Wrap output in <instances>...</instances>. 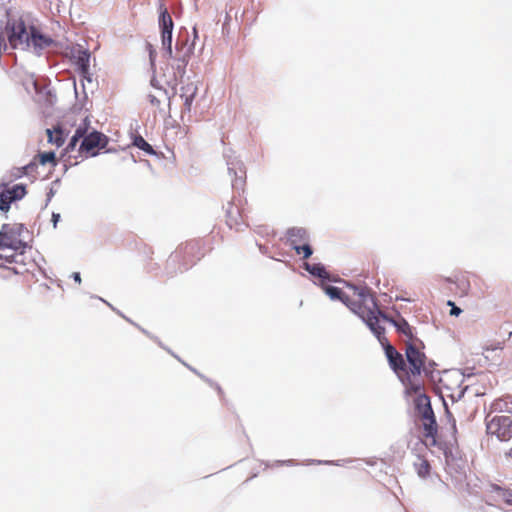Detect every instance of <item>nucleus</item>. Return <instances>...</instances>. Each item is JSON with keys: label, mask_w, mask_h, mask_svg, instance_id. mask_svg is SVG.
Segmentation results:
<instances>
[{"label": "nucleus", "mask_w": 512, "mask_h": 512, "mask_svg": "<svg viewBox=\"0 0 512 512\" xmlns=\"http://www.w3.org/2000/svg\"><path fill=\"white\" fill-rule=\"evenodd\" d=\"M376 315L381 334L374 329L371 331L384 347L390 368L403 385L419 391L422 387L421 373L426 371L427 361L423 341L403 317L388 318L381 311Z\"/></svg>", "instance_id": "nucleus-1"}, {"label": "nucleus", "mask_w": 512, "mask_h": 512, "mask_svg": "<svg viewBox=\"0 0 512 512\" xmlns=\"http://www.w3.org/2000/svg\"><path fill=\"white\" fill-rule=\"evenodd\" d=\"M325 293L332 300L342 301L352 312L362 318L370 329L381 334L377 326V313H380L372 291L365 286H349L347 291L331 285H321Z\"/></svg>", "instance_id": "nucleus-2"}, {"label": "nucleus", "mask_w": 512, "mask_h": 512, "mask_svg": "<svg viewBox=\"0 0 512 512\" xmlns=\"http://www.w3.org/2000/svg\"><path fill=\"white\" fill-rule=\"evenodd\" d=\"M89 122L87 118L83 120V124L79 125L72 136L69 144L66 147V152H71L77 145L79 139L82 138V142L79 147V154L82 158H89L97 155L99 149L104 148L107 145V137L98 132L93 131L87 134Z\"/></svg>", "instance_id": "nucleus-3"}, {"label": "nucleus", "mask_w": 512, "mask_h": 512, "mask_svg": "<svg viewBox=\"0 0 512 512\" xmlns=\"http://www.w3.org/2000/svg\"><path fill=\"white\" fill-rule=\"evenodd\" d=\"M204 257V244L201 240L192 239L181 243L169 256L168 262L185 270L195 265Z\"/></svg>", "instance_id": "nucleus-4"}, {"label": "nucleus", "mask_w": 512, "mask_h": 512, "mask_svg": "<svg viewBox=\"0 0 512 512\" xmlns=\"http://www.w3.org/2000/svg\"><path fill=\"white\" fill-rule=\"evenodd\" d=\"M28 230L21 223H5L0 229V250L26 251Z\"/></svg>", "instance_id": "nucleus-5"}, {"label": "nucleus", "mask_w": 512, "mask_h": 512, "mask_svg": "<svg viewBox=\"0 0 512 512\" xmlns=\"http://www.w3.org/2000/svg\"><path fill=\"white\" fill-rule=\"evenodd\" d=\"M7 37L12 48L26 49L30 47L31 28L28 30L24 20L13 19L7 22L5 30L0 32V46Z\"/></svg>", "instance_id": "nucleus-6"}, {"label": "nucleus", "mask_w": 512, "mask_h": 512, "mask_svg": "<svg viewBox=\"0 0 512 512\" xmlns=\"http://www.w3.org/2000/svg\"><path fill=\"white\" fill-rule=\"evenodd\" d=\"M486 431L490 436H495L500 441H508L512 438V415H495L486 418Z\"/></svg>", "instance_id": "nucleus-7"}, {"label": "nucleus", "mask_w": 512, "mask_h": 512, "mask_svg": "<svg viewBox=\"0 0 512 512\" xmlns=\"http://www.w3.org/2000/svg\"><path fill=\"white\" fill-rule=\"evenodd\" d=\"M28 257L26 251L0 250V267L7 268L15 274L27 271Z\"/></svg>", "instance_id": "nucleus-8"}, {"label": "nucleus", "mask_w": 512, "mask_h": 512, "mask_svg": "<svg viewBox=\"0 0 512 512\" xmlns=\"http://www.w3.org/2000/svg\"><path fill=\"white\" fill-rule=\"evenodd\" d=\"M158 25L161 33V44L169 57H172V32L174 28L173 19L167 8L161 4L159 6Z\"/></svg>", "instance_id": "nucleus-9"}, {"label": "nucleus", "mask_w": 512, "mask_h": 512, "mask_svg": "<svg viewBox=\"0 0 512 512\" xmlns=\"http://www.w3.org/2000/svg\"><path fill=\"white\" fill-rule=\"evenodd\" d=\"M192 55V48L187 46V42L176 43V53L172 52V57L165 53V57L172 61V68L175 70V75L183 77L186 72V67Z\"/></svg>", "instance_id": "nucleus-10"}, {"label": "nucleus", "mask_w": 512, "mask_h": 512, "mask_svg": "<svg viewBox=\"0 0 512 512\" xmlns=\"http://www.w3.org/2000/svg\"><path fill=\"white\" fill-rule=\"evenodd\" d=\"M442 388L446 391L448 397L454 398L456 395L460 397L463 393L461 387L462 377L458 373L445 372L439 380Z\"/></svg>", "instance_id": "nucleus-11"}, {"label": "nucleus", "mask_w": 512, "mask_h": 512, "mask_svg": "<svg viewBox=\"0 0 512 512\" xmlns=\"http://www.w3.org/2000/svg\"><path fill=\"white\" fill-rule=\"evenodd\" d=\"M424 374H427V370L424 373H421L422 387L419 391L415 392V391L411 390L409 387H407L406 385H404V387L406 389L407 394L417 396L416 405L418 408H422V415L423 414L428 415V414H433V410H432V407L430 404L429 397L423 393L424 384H425Z\"/></svg>", "instance_id": "nucleus-12"}, {"label": "nucleus", "mask_w": 512, "mask_h": 512, "mask_svg": "<svg viewBox=\"0 0 512 512\" xmlns=\"http://www.w3.org/2000/svg\"><path fill=\"white\" fill-rule=\"evenodd\" d=\"M423 430L424 437L426 438L429 445H436V435H437V423L433 414H423Z\"/></svg>", "instance_id": "nucleus-13"}, {"label": "nucleus", "mask_w": 512, "mask_h": 512, "mask_svg": "<svg viewBox=\"0 0 512 512\" xmlns=\"http://www.w3.org/2000/svg\"><path fill=\"white\" fill-rule=\"evenodd\" d=\"M73 60L83 77L89 74L90 53L88 50L77 49L73 52Z\"/></svg>", "instance_id": "nucleus-14"}, {"label": "nucleus", "mask_w": 512, "mask_h": 512, "mask_svg": "<svg viewBox=\"0 0 512 512\" xmlns=\"http://www.w3.org/2000/svg\"><path fill=\"white\" fill-rule=\"evenodd\" d=\"M309 241V235L303 228H291L287 232V242L289 246L294 249L297 246L303 245Z\"/></svg>", "instance_id": "nucleus-15"}, {"label": "nucleus", "mask_w": 512, "mask_h": 512, "mask_svg": "<svg viewBox=\"0 0 512 512\" xmlns=\"http://www.w3.org/2000/svg\"><path fill=\"white\" fill-rule=\"evenodd\" d=\"M37 163H39L41 165H46L49 163V164H51L52 167H55L57 165L55 153L54 152L39 153L38 155H36L34 157L33 162H31L28 165H26L25 167H23V169H24L23 173L26 174L28 172V170L33 169L37 165Z\"/></svg>", "instance_id": "nucleus-16"}, {"label": "nucleus", "mask_w": 512, "mask_h": 512, "mask_svg": "<svg viewBox=\"0 0 512 512\" xmlns=\"http://www.w3.org/2000/svg\"><path fill=\"white\" fill-rule=\"evenodd\" d=\"M48 142L55 145L57 148L61 147L67 137V133L62 129L61 126H55L52 129L46 130Z\"/></svg>", "instance_id": "nucleus-17"}, {"label": "nucleus", "mask_w": 512, "mask_h": 512, "mask_svg": "<svg viewBox=\"0 0 512 512\" xmlns=\"http://www.w3.org/2000/svg\"><path fill=\"white\" fill-rule=\"evenodd\" d=\"M51 44L52 39L41 35L33 26H31L30 46L33 45L36 49L42 50Z\"/></svg>", "instance_id": "nucleus-18"}, {"label": "nucleus", "mask_w": 512, "mask_h": 512, "mask_svg": "<svg viewBox=\"0 0 512 512\" xmlns=\"http://www.w3.org/2000/svg\"><path fill=\"white\" fill-rule=\"evenodd\" d=\"M304 269L315 277H318L322 280H329V273L326 271L325 267L320 263L310 264L306 262L304 263Z\"/></svg>", "instance_id": "nucleus-19"}, {"label": "nucleus", "mask_w": 512, "mask_h": 512, "mask_svg": "<svg viewBox=\"0 0 512 512\" xmlns=\"http://www.w3.org/2000/svg\"><path fill=\"white\" fill-rule=\"evenodd\" d=\"M196 93L197 87L193 83L187 84L182 88L181 98L184 99V105L187 109H190Z\"/></svg>", "instance_id": "nucleus-20"}, {"label": "nucleus", "mask_w": 512, "mask_h": 512, "mask_svg": "<svg viewBox=\"0 0 512 512\" xmlns=\"http://www.w3.org/2000/svg\"><path fill=\"white\" fill-rule=\"evenodd\" d=\"M415 470L419 477L426 478L429 476L431 471V466L427 459L424 457H418V460L414 463Z\"/></svg>", "instance_id": "nucleus-21"}, {"label": "nucleus", "mask_w": 512, "mask_h": 512, "mask_svg": "<svg viewBox=\"0 0 512 512\" xmlns=\"http://www.w3.org/2000/svg\"><path fill=\"white\" fill-rule=\"evenodd\" d=\"M492 489L496 493L499 501L512 505V490L501 488L498 485H492Z\"/></svg>", "instance_id": "nucleus-22"}, {"label": "nucleus", "mask_w": 512, "mask_h": 512, "mask_svg": "<svg viewBox=\"0 0 512 512\" xmlns=\"http://www.w3.org/2000/svg\"><path fill=\"white\" fill-rule=\"evenodd\" d=\"M12 202H14V199L12 196H10V193H7L6 190H3L0 193V210L5 213L8 212Z\"/></svg>", "instance_id": "nucleus-23"}, {"label": "nucleus", "mask_w": 512, "mask_h": 512, "mask_svg": "<svg viewBox=\"0 0 512 512\" xmlns=\"http://www.w3.org/2000/svg\"><path fill=\"white\" fill-rule=\"evenodd\" d=\"M7 193L13 197L14 201L22 199L26 194V188L23 185H14L12 188L6 189Z\"/></svg>", "instance_id": "nucleus-24"}, {"label": "nucleus", "mask_w": 512, "mask_h": 512, "mask_svg": "<svg viewBox=\"0 0 512 512\" xmlns=\"http://www.w3.org/2000/svg\"><path fill=\"white\" fill-rule=\"evenodd\" d=\"M293 250L296 252L297 255H302L303 259H308L313 253L310 241L303 245L295 247Z\"/></svg>", "instance_id": "nucleus-25"}, {"label": "nucleus", "mask_w": 512, "mask_h": 512, "mask_svg": "<svg viewBox=\"0 0 512 512\" xmlns=\"http://www.w3.org/2000/svg\"><path fill=\"white\" fill-rule=\"evenodd\" d=\"M133 144L145 152H153L151 145L148 142H146V140L142 136H136L134 138Z\"/></svg>", "instance_id": "nucleus-26"}, {"label": "nucleus", "mask_w": 512, "mask_h": 512, "mask_svg": "<svg viewBox=\"0 0 512 512\" xmlns=\"http://www.w3.org/2000/svg\"><path fill=\"white\" fill-rule=\"evenodd\" d=\"M458 289L461 291V295H467L470 290V282L465 277L458 278L456 281Z\"/></svg>", "instance_id": "nucleus-27"}, {"label": "nucleus", "mask_w": 512, "mask_h": 512, "mask_svg": "<svg viewBox=\"0 0 512 512\" xmlns=\"http://www.w3.org/2000/svg\"><path fill=\"white\" fill-rule=\"evenodd\" d=\"M447 305L451 306L450 315L459 316L461 314L462 310L457 307L453 301L449 300Z\"/></svg>", "instance_id": "nucleus-28"}, {"label": "nucleus", "mask_w": 512, "mask_h": 512, "mask_svg": "<svg viewBox=\"0 0 512 512\" xmlns=\"http://www.w3.org/2000/svg\"><path fill=\"white\" fill-rule=\"evenodd\" d=\"M230 213L231 212H228V217H230ZM227 222L230 227L236 226L238 224L237 220H234L232 218H229Z\"/></svg>", "instance_id": "nucleus-29"}, {"label": "nucleus", "mask_w": 512, "mask_h": 512, "mask_svg": "<svg viewBox=\"0 0 512 512\" xmlns=\"http://www.w3.org/2000/svg\"><path fill=\"white\" fill-rule=\"evenodd\" d=\"M150 102L154 106H158L160 104V101L155 96H150Z\"/></svg>", "instance_id": "nucleus-30"}, {"label": "nucleus", "mask_w": 512, "mask_h": 512, "mask_svg": "<svg viewBox=\"0 0 512 512\" xmlns=\"http://www.w3.org/2000/svg\"><path fill=\"white\" fill-rule=\"evenodd\" d=\"M52 218H53L54 225H56L57 221H58V220H59V218H60V215H59V214H53V215H52Z\"/></svg>", "instance_id": "nucleus-31"}, {"label": "nucleus", "mask_w": 512, "mask_h": 512, "mask_svg": "<svg viewBox=\"0 0 512 512\" xmlns=\"http://www.w3.org/2000/svg\"><path fill=\"white\" fill-rule=\"evenodd\" d=\"M74 279H75V281L80 282L81 281L80 274L74 273Z\"/></svg>", "instance_id": "nucleus-32"}, {"label": "nucleus", "mask_w": 512, "mask_h": 512, "mask_svg": "<svg viewBox=\"0 0 512 512\" xmlns=\"http://www.w3.org/2000/svg\"><path fill=\"white\" fill-rule=\"evenodd\" d=\"M503 348V343H498L497 346H495L493 349H502Z\"/></svg>", "instance_id": "nucleus-33"}, {"label": "nucleus", "mask_w": 512, "mask_h": 512, "mask_svg": "<svg viewBox=\"0 0 512 512\" xmlns=\"http://www.w3.org/2000/svg\"><path fill=\"white\" fill-rule=\"evenodd\" d=\"M153 55H154V50H153V49H151V50H150V57L152 58V57H153Z\"/></svg>", "instance_id": "nucleus-34"}, {"label": "nucleus", "mask_w": 512, "mask_h": 512, "mask_svg": "<svg viewBox=\"0 0 512 512\" xmlns=\"http://www.w3.org/2000/svg\"><path fill=\"white\" fill-rule=\"evenodd\" d=\"M508 455L512 457V447H511V450L509 451Z\"/></svg>", "instance_id": "nucleus-35"}, {"label": "nucleus", "mask_w": 512, "mask_h": 512, "mask_svg": "<svg viewBox=\"0 0 512 512\" xmlns=\"http://www.w3.org/2000/svg\"><path fill=\"white\" fill-rule=\"evenodd\" d=\"M509 338L512 336V331H508Z\"/></svg>", "instance_id": "nucleus-36"}]
</instances>
